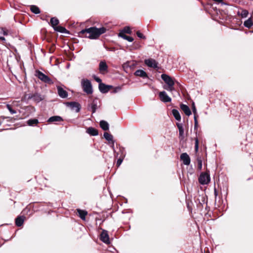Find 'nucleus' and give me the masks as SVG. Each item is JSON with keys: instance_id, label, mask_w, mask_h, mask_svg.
I'll list each match as a JSON object with an SVG mask.
<instances>
[{"instance_id": "f257e3e1", "label": "nucleus", "mask_w": 253, "mask_h": 253, "mask_svg": "<svg viewBox=\"0 0 253 253\" xmlns=\"http://www.w3.org/2000/svg\"><path fill=\"white\" fill-rule=\"evenodd\" d=\"M106 32V29L104 27L97 28L96 27H90L82 30L79 33V36L82 37L88 38L90 39L97 38L100 35Z\"/></svg>"}, {"instance_id": "f03ea898", "label": "nucleus", "mask_w": 253, "mask_h": 253, "mask_svg": "<svg viewBox=\"0 0 253 253\" xmlns=\"http://www.w3.org/2000/svg\"><path fill=\"white\" fill-rule=\"evenodd\" d=\"M81 85L84 92L87 94H90L92 93V87L91 82L87 79H83L81 81Z\"/></svg>"}, {"instance_id": "7ed1b4c3", "label": "nucleus", "mask_w": 253, "mask_h": 253, "mask_svg": "<svg viewBox=\"0 0 253 253\" xmlns=\"http://www.w3.org/2000/svg\"><path fill=\"white\" fill-rule=\"evenodd\" d=\"M210 175L209 172H202L199 178V182L202 185L208 184L210 182Z\"/></svg>"}, {"instance_id": "20e7f679", "label": "nucleus", "mask_w": 253, "mask_h": 253, "mask_svg": "<svg viewBox=\"0 0 253 253\" xmlns=\"http://www.w3.org/2000/svg\"><path fill=\"white\" fill-rule=\"evenodd\" d=\"M35 76L45 83H48L49 84H52L53 83L51 80L47 76L45 75L40 71H36Z\"/></svg>"}, {"instance_id": "39448f33", "label": "nucleus", "mask_w": 253, "mask_h": 253, "mask_svg": "<svg viewBox=\"0 0 253 253\" xmlns=\"http://www.w3.org/2000/svg\"><path fill=\"white\" fill-rule=\"evenodd\" d=\"M161 78L168 85L171 86V85L174 84V82L173 79L170 76L166 74H162L161 75Z\"/></svg>"}, {"instance_id": "423d86ee", "label": "nucleus", "mask_w": 253, "mask_h": 253, "mask_svg": "<svg viewBox=\"0 0 253 253\" xmlns=\"http://www.w3.org/2000/svg\"><path fill=\"white\" fill-rule=\"evenodd\" d=\"M68 106H69L71 109L73 111L78 113L81 109V105L79 103L76 102H72L67 103Z\"/></svg>"}, {"instance_id": "0eeeda50", "label": "nucleus", "mask_w": 253, "mask_h": 253, "mask_svg": "<svg viewBox=\"0 0 253 253\" xmlns=\"http://www.w3.org/2000/svg\"><path fill=\"white\" fill-rule=\"evenodd\" d=\"M100 240L107 244H110V240L108 232L107 231L103 230L100 235Z\"/></svg>"}, {"instance_id": "6e6552de", "label": "nucleus", "mask_w": 253, "mask_h": 253, "mask_svg": "<svg viewBox=\"0 0 253 253\" xmlns=\"http://www.w3.org/2000/svg\"><path fill=\"white\" fill-rule=\"evenodd\" d=\"M99 70L100 72L104 74L108 72V66L104 61H101L99 64Z\"/></svg>"}, {"instance_id": "1a4fd4ad", "label": "nucleus", "mask_w": 253, "mask_h": 253, "mask_svg": "<svg viewBox=\"0 0 253 253\" xmlns=\"http://www.w3.org/2000/svg\"><path fill=\"white\" fill-rule=\"evenodd\" d=\"M159 96L161 100L164 102H170L171 101V98L164 91H161L159 93Z\"/></svg>"}, {"instance_id": "9d476101", "label": "nucleus", "mask_w": 253, "mask_h": 253, "mask_svg": "<svg viewBox=\"0 0 253 253\" xmlns=\"http://www.w3.org/2000/svg\"><path fill=\"white\" fill-rule=\"evenodd\" d=\"M180 159L183 161L185 165H189L190 164V158L186 153H183L180 155Z\"/></svg>"}, {"instance_id": "9b49d317", "label": "nucleus", "mask_w": 253, "mask_h": 253, "mask_svg": "<svg viewBox=\"0 0 253 253\" xmlns=\"http://www.w3.org/2000/svg\"><path fill=\"white\" fill-rule=\"evenodd\" d=\"M145 63L150 67H153L154 68H156L157 67V62L153 59H146L145 60Z\"/></svg>"}, {"instance_id": "f8f14e48", "label": "nucleus", "mask_w": 253, "mask_h": 253, "mask_svg": "<svg viewBox=\"0 0 253 253\" xmlns=\"http://www.w3.org/2000/svg\"><path fill=\"white\" fill-rule=\"evenodd\" d=\"M58 93L60 97L64 98L68 96L67 92L60 86H57Z\"/></svg>"}, {"instance_id": "ddd939ff", "label": "nucleus", "mask_w": 253, "mask_h": 253, "mask_svg": "<svg viewBox=\"0 0 253 253\" xmlns=\"http://www.w3.org/2000/svg\"><path fill=\"white\" fill-rule=\"evenodd\" d=\"M180 108L184 112L186 115L189 116L191 115V111L187 105L181 104L180 105Z\"/></svg>"}, {"instance_id": "4468645a", "label": "nucleus", "mask_w": 253, "mask_h": 253, "mask_svg": "<svg viewBox=\"0 0 253 253\" xmlns=\"http://www.w3.org/2000/svg\"><path fill=\"white\" fill-rule=\"evenodd\" d=\"M110 87V86L106 85L103 83L100 84H99V90L102 93L107 92L109 90Z\"/></svg>"}, {"instance_id": "2eb2a0df", "label": "nucleus", "mask_w": 253, "mask_h": 253, "mask_svg": "<svg viewBox=\"0 0 253 253\" xmlns=\"http://www.w3.org/2000/svg\"><path fill=\"white\" fill-rule=\"evenodd\" d=\"M134 75L136 76H139L143 78H146L148 77L147 73L142 70H137L135 71Z\"/></svg>"}, {"instance_id": "dca6fc26", "label": "nucleus", "mask_w": 253, "mask_h": 253, "mask_svg": "<svg viewBox=\"0 0 253 253\" xmlns=\"http://www.w3.org/2000/svg\"><path fill=\"white\" fill-rule=\"evenodd\" d=\"M86 132L91 136H96L98 134L97 130L92 127L87 128Z\"/></svg>"}, {"instance_id": "f3484780", "label": "nucleus", "mask_w": 253, "mask_h": 253, "mask_svg": "<svg viewBox=\"0 0 253 253\" xmlns=\"http://www.w3.org/2000/svg\"><path fill=\"white\" fill-rule=\"evenodd\" d=\"M63 121V119L61 117L58 116H54L50 117L48 119L47 122L52 123V122H60V121Z\"/></svg>"}, {"instance_id": "a211bd4d", "label": "nucleus", "mask_w": 253, "mask_h": 253, "mask_svg": "<svg viewBox=\"0 0 253 253\" xmlns=\"http://www.w3.org/2000/svg\"><path fill=\"white\" fill-rule=\"evenodd\" d=\"M176 126L178 128L179 132V137L182 139L184 137V130L181 124L177 123Z\"/></svg>"}, {"instance_id": "6ab92c4d", "label": "nucleus", "mask_w": 253, "mask_h": 253, "mask_svg": "<svg viewBox=\"0 0 253 253\" xmlns=\"http://www.w3.org/2000/svg\"><path fill=\"white\" fill-rule=\"evenodd\" d=\"M103 136L107 140L112 142V147L114 148V141L113 140V136L108 132H104Z\"/></svg>"}, {"instance_id": "aec40b11", "label": "nucleus", "mask_w": 253, "mask_h": 253, "mask_svg": "<svg viewBox=\"0 0 253 253\" xmlns=\"http://www.w3.org/2000/svg\"><path fill=\"white\" fill-rule=\"evenodd\" d=\"M172 113L175 119L178 121L181 120V116L179 114V111L175 109H172Z\"/></svg>"}, {"instance_id": "412c9836", "label": "nucleus", "mask_w": 253, "mask_h": 253, "mask_svg": "<svg viewBox=\"0 0 253 253\" xmlns=\"http://www.w3.org/2000/svg\"><path fill=\"white\" fill-rule=\"evenodd\" d=\"M53 29L55 31L61 33H68V31L64 27L60 26H57Z\"/></svg>"}, {"instance_id": "4be33fe9", "label": "nucleus", "mask_w": 253, "mask_h": 253, "mask_svg": "<svg viewBox=\"0 0 253 253\" xmlns=\"http://www.w3.org/2000/svg\"><path fill=\"white\" fill-rule=\"evenodd\" d=\"M100 126L104 130H107L109 129V124L105 121H101L100 122Z\"/></svg>"}, {"instance_id": "5701e85b", "label": "nucleus", "mask_w": 253, "mask_h": 253, "mask_svg": "<svg viewBox=\"0 0 253 253\" xmlns=\"http://www.w3.org/2000/svg\"><path fill=\"white\" fill-rule=\"evenodd\" d=\"M59 20L56 17H52L50 19V23L53 28H54L56 27L59 24Z\"/></svg>"}, {"instance_id": "b1692460", "label": "nucleus", "mask_w": 253, "mask_h": 253, "mask_svg": "<svg viewBox=\"0 0 253 253\" xmlns=\"http://www.w3.org/2000/svg\"><path fill=\"white\" fill-rule=\"evenodd\" d=\"M77 211H78V212L79 214V216L80 217V218L81 219H82L83 220H85V216L86 215V214L87 213V211H85L81 210L80 209H78Z\"/></svg>"}, {"instance_id": "393cba45", "label": "nucleus", "mask_w": 253, "mask_h": 253, "mask_svg": "<svg viewBox=\"0 0 253 253\" xmlns=\"http://www.w3.org/2000/svg\"><path fill=\"white\" fill-rule=\"evenodd\" d=\"M119 35L120 37H122L125 40H127L129 42H132L133 41V38L132 37L127 36L126 35H125L124 33H120Z\"/></svg>"}, {"instance_id": "a878e982", "label": "nucleus", "mask_w": 253, "mask_h": 253, "mask_svg": "<svg viewBox=\"0 0 253 253\" xmlns=\"http://www.w3.org/2000/svg\"><path fill=\"white\" fill-rule=\"evenodd\" d=\"M24 222V217L18 216L15 219V224L17 226H21Z\"/></svg>"}, {"instance_id": "bb28decb", "label": "nucleus", "mask_w": 253, "mask_h": 253, "mask_svg": "<svg viewBox=\"0 0 253 253\" xmlns=\"http://www.w3.org/2000/svg\"><path fill=\"white\" fill-rule=\"evenodd\" d=\"M39 123L38 119H30L27 121V124L30 126H36Z\"/></svg>"}, {"instance_id": "cd10ccee", "label": "nucleus", "mask_w": 253, "mask_h": 253, "mask_svg": "<svg viewBox=\"0 0 253 253\" xmlns=\"http://www.w3.org/2000/svg\"><path fill=\"white\" fill-rule=\"evenodd\" d=\"M244 25L246 27L250 28L253 25V21L251 18H249L244 22Z\"/></svg>"}, {"instance_id": "c85d7f7f", "label": "nucleus", "mask_w": 253, "mask_h": 253, "mask_svg": "<svg viewBox=\"0 0 253 253\" xmlns=\"http://www.w3.org/2000/svg\"><path fill=\"white\" fill-rule=\"evenodd\" d=\"M97 100H94L92 103L91 104L90 108L91 110V111L92 113H94L95 112L96 110L97 109Z\"/></svg>"}, {"instance_id": "c756f323", "label": "nucleus", "mask_w": 253, "mask_h": 253, "mask_svg": "<svg viewBox=\"0 0 253 253\" xmlns=\"http://www.w3.org/2000/svg\"><path fill=\"white\" fill-rule=\"evenodd\" d=\"M30 9L35 14H39L41 12L39 8L36 5H31Z\"/></svg>"}, {"instance_id": "7c9ffc66", "label": "nucleus", "mask_w": 253, "mask_h": 253, "mask_svg": "<svg viewBox=\"0 0 253 253\" xmlns=\"http://www.w3.org/2000/svg\"><path fill=\"white\" fill-rule=\"evenodd\" d=\"M131 30L129 27H126L120 33H124L125 34V33L131 34Z\"/></svg>"}, {"instance_id": "2f4dec72", "label": "nucleus", "mask_w": 253, "mask_h": 253, "mask_svg": "<svg viewBox=\"0 0 253 253\" xmlns=\"http://www.w3.org/2000/svg\"><path fill=\"white\" fill-rule=\"evenodd\" d=\"M173 86H174V85H171V86L168 85L167 86L164 87V88L165 89L167 90L168 91L171 92L175 90Z\"/></svg>"}, {"instance_id": "473e14b6", "label": "nucleus", "mask_w": 253, "mask_h": 253, "mask_svg": "<svg viewBox=\"0 0 253 253\" xmlns=\"http://www.w3.org/2000/svg\"><path fill=\"white\" fill-rule=\"evenodd\" d=\"M6 107L11 114H14L16 113V112L15 110L12 109L11 106L9 104H7Z\"/></svg>"}, {"instance_id": "72a5a7b5", "label": "nucleus", "mask_w": 253, "mask_h": 253, "mask_svg": "<svg viewBox=\"0 0 253 253\" xmlns=\"http://www.w3.org/2000/svg\"><path fill=\"white\" fill-rule=\"evenodd\" d=\"M241 15L242 17H246L248 15V11L246 10H243Z\"/></svg>"}, {"instance_id": "f704fd0d", "label": "nucleus", "mask_w": 253, "mask_h": 253, "mask_svg": "<svg viewBox=\"0 0 253 253\" xmlns=\"http://www.w3.org/2000/svg\"><path fill=\"white\" fill-rule=\"evenodd\" d=\"M199 148V141L198 139L197 138H195V151L197 152L198 151Z\"/></svg>"}, {"instance_id": "c9c22d12", "label": "nucleus", "mask_w": 253, "mask_h": 253, "mask_svg": "<svg viewBox=\"0 0 253 253\" xmlns=\"http://www.w3.org/2000/svg\"><path fill=\"white\" fill-rule=\"evenodd\" d=\"M136 35L139 38H140L141 39H145V36H144L139 31H137L136 32Z\"/></svg>"}, {"instance_id": "e433bc0d", "label": "nucleus", "mask_w": 253, "mask_h": 253, "mask_svg": "<svg viewBox=\"0 0 253 253\" xmlns=\"http://www.w3.org/2000/svg\"><path fill=\"white\" fill-rule=\"evenodd\" d=\"M198 169L201 170L202 168V162L201 160H198Z\"/></svg>"}, {"instance_id": "4c0bfd02", "label": "nucleus", "mask_w": 253, "mask_h": 253, "mask_svg": "<svg viewBox=\"0 0 253 253\" xmlns=\"http://www.w3.org/2000/svg\"><path fill=\"white\" fill-rule=\"evenodd\" d=\"M192 110H193L194 114L196 115V114H197L196 108V107L195 105V103L194 102H193V103H192Z\"/></svg>"}, {"instance_id": "58836bf2", "label": "nucleus", "mask_w": 253, "mask_h": 253, "mask_svg": "<svg viewBox=\"0 0 253 253\" xmlns=\"http://www.w3.org/2000/svg\"><path fill=\"white\" fill-rule=\"evenodd\" d=\"M0 33V34H2L3 35H5V36H6L8 35L7 30H6L4 29H2Z\"/></svg>"}, {"instance_id": "ea45409f", "label": "nucleus", "mask_w": 253, "mask_h": 253, "mask_svg": "<svg viewBox=\"0 0 253 253\" xmlns=\"http://www.w3.org/2000/svg\"><path fill=\"white\" fill-rule=\"evenodd\" d=\"M94 80H95L97 83H99V84H102V83H101V81H101V80L99 78H98V77H96V76H94Z\"/></svg>"}, {"instance_id": "a19ab883", "label": "nucleus", "mask_w": 253, "mask_h": 253, "mask_svg": "<svg viewBox=\"0 0 253 253\" xmlns=\"http://www.w3.org/2000/svg\"><path fill=\"white\" fill-rule=\"evenodd\" d=\"M122 162H123V159H122L121 158L119 159L117 162V167H119L121 165Z\"/></svg>"}, {"instance_id": "79ce46f5", "label": "nucleus", "mask_w": 253, "mask_h": 253, "mask_svg": "<svg viewBox=\"0 0 253 253\" xmlns=\"http://www.w3.org/2000/svg\"><path fill=\"white\" fill-rule=\"evenodd\" d=\"M194 123L195 127H196L198 126V120L197 119L196 115H194Z\"/></svg>"}, {"instance_id": "37998d69", "label": "nucleus", "mask_w": 253, "mask_h": 253, "mask_svg": "<svg viewBox=\"0 0 253 253\" xmlns=\"http://www.w3.org/2000/svg\"><path fill=\"white\" fill-rule=\"evenodd\" d=\"M0 40L3 41H5V38H4V37H0Z\"/></svg>"}, {"instance_id": "c03bdc74", "label": "nucleus", "mask_w": 253, "mask_h": 253, "mask_svg": "<svg viewBox=\"0 0 253 253\" xmlns=\"http://www.w3.org/2000/svg\"><path fill=\"white\" fill-rule=\"evenodd\" d=\"M214 194H215V196H216L217 195V192H216V190H214Z\"/></svg>"}]
</instances>
